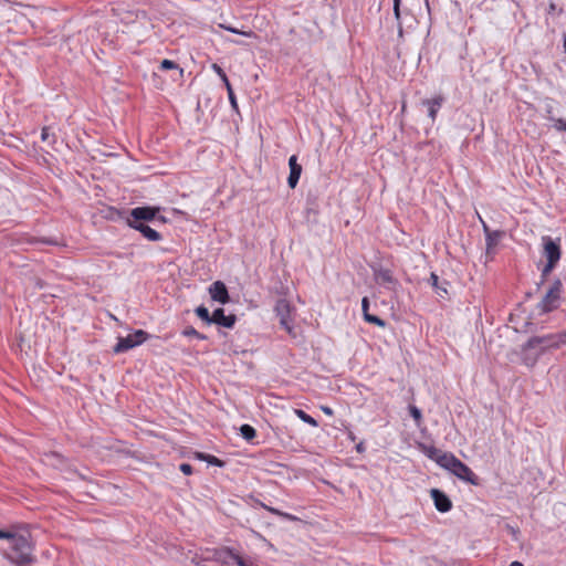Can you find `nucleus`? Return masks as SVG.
Masks as SVG:
<instances>
[{"mask_svg": "<svg viewBox=\"0 0 566 566\" xmlns=\"http://www.w3.org/2000/svg\"><path fill=\"white\" fill-rule=\"evenodd\" d=\"M179 470H180L185 475H190V474H192V471H193L192 465H191V464H189V463H181V464L179 465Z\"/></svg>", "mask_w": 566, "mask_h": 566, "instance_id": "4c0bfd02", "label": "nucleus"}, {"mask_svg": "<svg viewBox=\"0 0 566 566\" xmlns=\"http://www.w3.org/2000/svg\"><path fill=\"white\" fill-rule=\"evenodd\" d=\"M548 119L553 122V127L558 132H566V119L556 118L554 116H549Z\"/></svg>", "mask_w": 566, "mask_h": 566, "instance_id": "e433bc0d", "label": "nucleus"}, {"mask_svg": "<svg viewBox=\"0 0 566 566\" xmlns=\"http://www.w3.org/2000/svg\"><path fill=\"white\" fill-rule=\"evenodd\" d=\"M241 556L231 547L213 548L211 555L206 557V560L214 562L221 565H228L231 562L238 564V558Z\"/></svg>", "mask_w": 566, "mask_h": 566, "instance_id": "1a4fd4ad", "label": "nucleus"}, {"mask_svg": "<svg viewBox=\"0 0 566 566\" xmlns=\"http://www.w3.org/2000/svg\"><path fill=\"white\" fill-rule=\"evenodd\" d=\"M556 263L548 261L546 262V264L543 266L541 271V282L537 284V286L542 285L545 282L546 277L556 268Z\"/></svg>", "mask_w": 566, "mask_h": 566, "instance_id": "c756f323", "label": "nucleus"}, {"mask_svg": "<svg viewBox=\"0 0 566 566\" xmlns=\"http://www.w3.org/2000/svg\"><path fill=\"white\" fill-rule=\"evenodd\" d=\"M361 311L363 315L369 313V298L367 296H364L361 300Z\"/></svg>", "mask_w": 566, "mask_h": 566, "instance_id": "58836bf2", "label": "nucleus"}, {"mask_svg": "<svg viewBox=\"0 0 566 566\" xmlns=\"http://www.w3.org/2000/svg\"><path fill=\"white\" fill-rule=\"evenodd\" d=\"M423 453L431 460L438 463L439 457L443 453L434 446H422Z\"/></svg>", "mask_w": 566, "mask_h": 566, "instance_id": "393cba45", "label": "nucleus"}, {"mask_svg": "<svg viewBox=\"0 0 566 566\" xmlns=\"http://www.w3.org/2000/svg\"><path fill=\"white\" fill-rule=\"evenodd\" d=\"M197 458L201 461L207 462L209 465L222 468L224 465V462L217 458L216 455L208 454V453H198Z\"/></svg>", "mask_w": 566, "mask_h": 566, "instance_id": "6ab92c4d", "label": "nucleus"}, {"mask_svg": "<svg viewBox=\"0 0 566 566\" xmlns=\"http://www.w3.org/2000/svg\"><path fill=\"white\" fill-rule=\"evenodd\" d=\"M240 434L247 441H252L256 437V430L248 423L240 427Z\"/></svg>", "mask_w": 566, "mask_h": 566, "instance_id": "4be33fe9", "label": "nucleus"}, {"mask_svg": "<svg viewBox=\"0 0 566 566\" xmlns=\"http://www.w3.org/2000/svg\"><path fill=\"white\" fill-rule=\"evenodd\" d=\"M33 551L30 534L22 533L2 551V556L14 566H31L35 562Z\"/></svg>", "mask_w": 566, "mask_h": 566, "instance_id": "7ed1b4c3", "label": "nucleus"}, {"mask_svg": "<svg viewBox=\"0 0 566 566\" xmlns=\"http://www.w3.org/2000/svg\"><path fill=\"white\" fill-rule=\"evenodd\" d=\"M227 93H228V98H229V102H230V105H231V108L239 114V105H238V101H237V97H235V94L233 92V88H232V85L231 84H228V88H227Z\"/></svg>", "mask_w": 566, "mask_h": 566, "instance_id": "2f4dec72", "label": "nucleus"}, {"mask_svg": "<svg viewBox=\"0 0 566 566\" xmlns=\"http://www.w3.org/2000/svg\"><path fill=\"white\" fill-rule=\"evenodd\" d=\"M505 232L503 230H493L491 233L485 235V253L486 255L493 256L495 254V248L499 242L504 238Z\"/></svg>", "mask_w": 566, "mask_h": 566, "instance_id": "4468645a", "label": "nucleus"}, {"mask_svg": "<svg viewBox=\"0 0 566 566\" xmlns=\"http://www.w3.org/2000/svg\"><path fill=\"white\" fill-rule=\"evenodd\" d=\"M321 409L327 416H333L334 415L333 409L331 407H328V406H322Z\"/></svg>", "mask_w": 566, "mask_h": 566, "instance_id": "37998d69", "label": "nucleus"}, {"mask_svg": "<svg viewBox=\"0 0 566 566\" xmlns=\"http://www.w3.org/2000/svg\"><path fill=\"white\" fill-rule=\"evenodd\" d=\"M563 286L560 279H555L552 282L543 298L536 305L541 315L552 313L560 307Z\"/></svg>", "mask_w": 566, "mask_h": 566, "instance_id": "20e7f679", "label": "nucleus"}, {"mask_svg": "<svg viewBox=\"0 0 566 566\" xmlns=\"http://www.w3.org/2000/svg\"><path fill=\"white\" fill-rule=\"evenodd\" d=\"M196 315L205 323L211 325V314L205 305H199L195 308Z\"/></svg>", "mask_w": 566, "mask_h": 566, "instance_id": "a878e982", "label": "nucleus"}, {"mask_svg": "<svg viewBox=\"0 0 566 566\" xmlns=\"http://www.w3.org/2000/svg\"><path fill=\"white\" fill-rule=\"evenodd\" d=\"M41 242L50 244V245L57 244V242L55 240H53V239H42Z\"/></svg>", "mask_w": 566, "mask_h": 566, "instance_id": "c03bdc74", "label": "nucleus"}, {"mask_svg": "<svg viewBox=\"0 0 566 566\" xmlns=\"http://www.w3.org/2000/svg\"><path fill=\"white\" fill-rule=\"evenodd\" d=\"M151 208L156 209V217L151 220V223L154 226H161L166 224L168 222V219L160 214V211L164 210L160 206H150Z\"/></svg>", "mask_w": 566, "mask_h": 566, "instance_id": "c85d7f7f", "label": "nucleus"}, {"mask_svg": "<svg viewBox=\"0 0 566 566\" xmlns=\"http://www.w3.org/2000/svg\"><path fill=\"white\" fill-rule=\"evenodd\" d=\"M566 345V331L530 337L521 346V359L527 367H534L545 355Z\"/></svg>", "mask_w": 566, "mask_h": 566, "instance_id": "f257e3e1", "label": "nucleus"}, {"mask_svg": "<svg viewBox=\"0 0 566 566\" xmlns=\"http://www.w3.org/2000/svg\"><path fill=\"white\" fill-rule=\"evenodd\" d=\"M209 294L212 301L220 304H227L230 302L229 291L227 285L222 281H216L209 286Z\"/></svg>", "mask_w": 566, "mask_h": 566, "instance_id": "9d476101", "label": "nucleus"}, {"mask_svg": "<svg viewBox=\"0 0 566 566\" xmlns=\"http://www.w3.org/2000/svg\"><path fill=\"white\" fill-rule=\"evenodd\" d=\"M289 168H290V174L287 177V185L291 189H294L298 184V180L301 178L302 170H303L302 166L297 163L296 155H292L289 158Z\"/></svg>", "mask_w": 566, "mask_h": 566, "instance_id": "ddd939ff", "label": "nucleus"}, {"mask_svg": "<svg viewBox=\"0 0 566 566\" xmlns=\"http://www.w3.org/2000/svg\"><path fill=\"white\" fill-rule=\"evenodd\" d=\"M220 28H222V29H224V30H227V31H229L231 33L243 35L245 38H251L253 35L252 31L239 30L238 28H234V27H231V25H227L224 23H221Z\"/></svg>", "mask_w": 566, "mask_h": 566, "instance_id": "f704fd0d", "label": "nucleus"}, {"mask_svg": "<svg viewBox=\"0 0 566 566\" xmlns=\"http://www.w3.org/2000/svg\"><path fill=\"white\" fill-rule=\"evenodd\" d=\"M150 335L144 329H136L134 333L128 334L125 337H118L116 345L113 347L114 354L126 353L142 344H144Z\"/></svg>", "mask_w": 566, "mask_h": 566, "instance_id": "423d86ee", "label": "nucleus"}, {"mask_svg": "<svg viewBox=\"0 0 566 566\" xmlns=\"http://www.w3.org/2000/svg\"><path fill=\"white\" fill-rule=\"evenodd\" d=\"M155 213L156 209L150 206L136 207L127 212L125 223L130 229L138 231L146 240L158 242L163 240V234L148 224L156 217Z\"/></svg>", "mask_w": 566, "mask_h": 566, "instance_id": "f03ea898", "label": "nucleus"}, {"mask_svg": "<svg viewBox=\"0 0 566 566\" xmlns=\"http://www.w3.org/2000/svg\"><path fill=\"white\" fill-rule=\"evenodd\" d=\"M293 311L294 307L286 298H279L276 301L274 306L275 315L279 317L281 327L291 336H295Z\"/></svg>", "mask_w": 566, "mask_h": 566, "instance_id": "39448f33", "label": "nucleus"}, {"mask_svg": "<svg viewBox=\"0 0 566 566\" xmlns=\"http://www.w3.org/2000/svg\"><path fill=\"white\" fill-rule=\"evenodd\" d=\"M294 412L303 422H305L312 427L318 426V422L311 415L305 412L303 409H295Z\"/></svg>", "mask_w": 566, "mask_h": 566, "instance_id": "b1692460", "label": "nucleus"}, {"mask_svg": "<svg viewBox=\"0 0 566 566\" xmlns=\"http://www.w3.org/2000/svg\"><path fill=\"white\" fill-rule=\"evenodd\" d=\"M458 458L451 453V452H443L439 459H438V463L441 468L446 469V470H449V468L451 467L452 462L455 461Z\"/></svg>", "mask_w": 566, "mask_h": 566, "instance_id": "aec40b11", "label": "nucleus"}, {"mask_svg": "<svg viewBox=\"0 0 566 566\" xmlns=\"http://www.w3.org/2000/svg\"><path fill=\"white\" fill-rule=\"evenodd\" d=\"M181 335L185 337H196L197 339L205 340L207 336L205 334L199 333L195 327L187 326L181 331Z\"/></svg>", "mask_w": 566, "mask_h": 566, "instance_id": "bb28decb", "label": "nucleus"}, {"mask_svg": "<svg viewBox=\"0 0 566 566\" xmlns=\"http://www.w3.org/2000/svg\"><path fill=\"white\" fill-rule=\"evenodd\" d=\"M159 70L160 71L179 70V72L182 73V69H180L179 65L175 61L168 60V59H165L160 62Z\"/></svg>", "mask_w": 566, "mask_h": 566, "instance_id": "7c9ffc66", "label": "nucleus"}, {"mask_svg": "<svg viewBox=\"0 0 566 566\" xmlns=\"http://www.w3.org/2000/svg\"><path fill=\"white\" fill-rule=\"evenodd\" d=\"M392 11H394V15H395V19H396L397 25H398V36L402 38L403 28H402V22H401V15H402L401 0H392Z\"/></svg>", "mask_w": 566, "mask_h": 566, "instance_id": "a211bd4d", "label": "nucleus"}, {"mask_svg": "<svg viewBox=\"0 0 566 566\" xmlns=\"http://www.w3.org/2000/svg\"><path fill=\"white\" fill-rule=\"evenodd\" d=\"M444 102L443 96L438 95L430 99H424L422 104L427 106L428 109V116L432 119V122L436 119L437 114L439 109L441 108L442 104Z\"/></svg>", "mask_w": 566, "mask_h": 566, "instance_id": "f3484780", "label": "nucleus"}, {"mask_svg": "<svg viewBox=\"0 0 566 566\" xmlns=\"http://www.w3.org/2000/svg\"><path fill=\"white\" fill-rule=\"evenodd\" d=\"M211 69L212 71L219 76V78L222 81V83L224 84L226 88H228V84H231L226 72L223 71V69L217 64V63H213L211 65Z\"/></svg>", "mask_w": 566, "mask_h": 566, "instance_id": "cd10ccee", "label": "nucleus"}, {"mask_svg": "<svg viewBox=\"0 0 566 566\" xmlns=\"http://www.w3.org/2000/svg\"><path fill=\"white\" fill-rule=\"evenodd\" d=\"M254 503L255 505L266 510L268 512H270L271 514L273 515H276L279 517H281L282 520H285V521H290V522H297L300 521V518L291 513H287V512H283L276 507H273V506H269L266 505L265 503L261 502L260 500L255 499L254 500Z\"/></svg>", "mask_w": 566, "mask_h": 566, "instance_id": "dca6fc26", "label": "nucleus"}, {"mask_svg": "<svg viewBox=\"0 0 566 566\" xmlns=\"http://www.w3.org/2000/svg\"><path fill=\"white\" fill-rule=\"evenodd\" d=\"M458 479L470 483L471 485H479L480 484V478L471 470L469 465H467L464 462L461 463L460 467H458L457 472L454 474Z\"/></svg>", "mask_w": 566, "mask_h": 566, "instance_id": "2eb2a0df", "label": "nucleus"}, {"mask_svg": "<svg viewBox=\"0 0 566 566\" xmlns=\"http://www.w3.org/2000/svg\"><path fill=\"white\" fill-rule=\"evenodd\" d=\"M479 218H480V221H481V224H482V229H483L484 235H486V233H491L493 230L490 229L488 223L481 217H479Z\"/></svg>", "mask_w": 566, "mask_h": 566, "instance_id": "a19ab883", "label": "nucleus"}, {"mask_svg": "<svg viewBox=\"0 0 566 566\" xmlns=\"http://www.w3.org/2000/svg\"><path fill=\"white\" fill-rule=\"evenodd\" d=\"M424 3H426V7L428 9V12H430V3H429V0H424Z\"/></svg>", "mask_w": 566, "mask_h": 566, "instance_id": "09e8293b", "label": "nucleus"}, {"mask_svg": "<svg viewBox=\"0 0 566 566\" xmlns=\"http://www.w3.org/2000/svg\"><path fill=\"white\" fill-rule=\"evenodd\" d=\"M555 10H556V4L555 3H551L549 4V9H548V13H553Z\"/></svg>", "mask_w": 566, "mask_h": 566, "instance_id": "49530a36", "label": "nucleus"}, {"mask_svg": "<svg viewBox=\"0 0 566 566\" xmlns=\"http://www.w3.org/2000/svg\"><path fill=\"white\" fill-rule=\"evenodd\" d=\"M375 282L389 291H396L399 286V281L394 276L390 269L384 268L382 265L371 266Z\"/></svg>", "mask_w": 566, "mask_h": 566, "instance_id": "0eeeda50", "label": "nucleus"}, {"mask_svg": "<svg viewBox=\"0 0 566 566\" xmlns=\"http://www.w3.org/2000/svg\"><path fill=\"white\" fill-rule=\"evenodd\" d=\"M430 495L433 501L434 507L439 512L447 513L452 509V502L443 491L439 489H432L430 491Z\"/></svg>", "mask_w": 566, "mask_h": 566, "instance_id": "f8f14e48", "label": "nucleus"}, {"mask_svg": "<svg viewBox=\"0 0 566 566\" xmlns=\"http://www.w3.org/2000/svg\"><path fill=\"white\" fill-rule=\"evenodd\" d=\"M364 319L367 323L374 324L379 327L386 326V322L382 318L378 317L377 315L370 314V313L365 314Z\"/></svg>", "mask_w": 566, "mask_h": 566, "instance_id": "473e14b6", "label": "nucleus"}, {"mask_svg": "<svg viewBox=\"0 0 566 566\" xmlns=\"http://www.w3.org/2000/svg\"><path fill=\"white\" fill-rule=\"evenodd\" d=\"M22 533H17L8 530L0 528V539H7L8 545L12 543L18 536H20Z\"/></svg>", "mask_w": 566, "mask_h": 566, "instance_id": "c9c22d12", "label": "nucleus"}, {"mask_svg": "<svg viewBox=\"0 0 566 566\" xmlns=\"http://www.w3.org/2000/svg\"><path fill=\"white\" fill-rule=\"evenodd\" d=\"M356 451L358 453H364L366 451V446H365V442L364 441H360L356 444L355 447Z\"/></svg>", "mask_w": 566, "mask_h": 566, "instance_id": "79ce46f5", "label": "nucleus"}, {"mask_svg": "<svg viewBox=\"0 0 566 566\" xmlns=\"http://www.w3.org/2000/svg\"><path fill=\"white\" fill-rule=\"evenodd\" d=\"M461 463H462V461L457 459L455 461L452 462V464H451V467L449 468L448 471L451 472L454 475L455 472H457L458 467H460Z\"/></svg>", "mask_w": 566, "mask_h": 566, "instance_id": "ea45409f", "label": "nucleus"}, {"mask_svg": "<svg viewBox=\"0 0 566 566\" xmlns=\"http://www.w3.org/2000/svg\"><path fill=\"white\" fill-rule=\"evenodd\" d=\"M347 438H348L349 440H352V441H355V440H356V436H355V433H354L353 431H348V433H347Z\"/></svg>", "mask_w": 566, "mask_h": 566, "instance_id": "a18cd8bd", "label": "nucleus"}, {"mask_svg": "<svg viewBox=\"0 0 566 566\" xmlns=\"http://www.w3.org/2000/svg\"><path fill=\"white\" fill-rule=\"evenodd\" d=\"M237 323L234 314H226L222 307L216 308L211 314V324H216L226 328H233Z\"/></svg>", "mask_w": 566, "mask_h": 566, "instance_id": "9b49d317", "label": "nucleus"}, {"mask_svg": "<svg viewBox=\"0 0 566 566\" xmlns=\"http://www.w3.org/2000/svg\"><path fill=\"white\" fill-rule=\"evenodd\" d=\"M432 287L434 289L436 293L439 294L440 296H442V293H447V287L446 285L448 284V282H444L442 285L439 283V276L432 272L431 275H430V279H429Z\"/></svg>", "mask_w": 566, "mask_h": 566, "instance_id": "412c9836", "label": "nucleus"}, {"mask_svg": "<svg viewBox=\"0 0 566 566\" xmlns=\"http://www.w3.org/2000/svg\"><path fill=\"white\" fill-rule=\"evenodd\" d=\"M408 410H409V415L412 417V419L415 420L416 424L419 426L421 423V420H422V412H421V410L417 406H415V405H409Z\"/></svg>", "mask_w": 566, "mask_h": 566, "instance_id": "72a5a7b5", "label": "nucleus"}, {"mask_svg": "<svg viewBox=\"0 0 566 566\" xmlns=\"http://www.w3.org/2000/svg\"><path fill=\"white\" fill-rule=\"evenodd\" d=\"M51 128L49 126H44L41 129V140L43 143H46L48 145L52 146L56 142V136L50 132Z\"/></svg>", "mask_w": 566, "mask_h": 566, "instance_id": "5701e85b", "label": "nucleus"}, {"mask_svg": "<svg viewBox=\"0 0 566 566\" xmlns=\"http://www.w3.org/2000/svg\"><path fill=\"white\" fill-rule=\"evenodd\" d=\"M543 255L548 262L558 263L562 256L559 239H553L549 235L542 237Z\"/></svg>", "mask_w": 566, "mask_h": 566, "instance_id": "6e6552de", "label": "nucleus"}, {"mask_svg": "<svg viewBox=\"0 0 566 566\" xmlns=\"http://www.w3.org/2000/svg\"><path fill=\"white\" fill-rule=\"evenodd\" d=\"M510 566H524L521 562L514 560L510 564Z\"/></svg>", "mask_w": 566, "mask_h": 566, "instance_id": "de8ad7c7", "label": "nucleus"}]
</instances>
